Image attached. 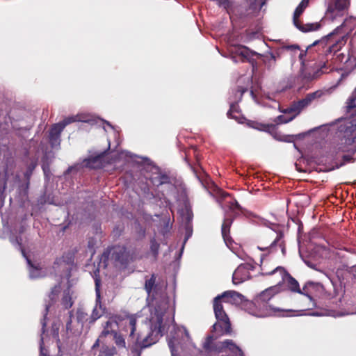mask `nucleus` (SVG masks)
<instances>
[{
    "mask_svg": "<svg viewBox=\"0 0 356 356\" xmlns=\"http://www.w3.org/2000/svg\"><path fill=\"white\" fill-rule=\"evenodd\" d=\"M353 271H354V276H356V266H354Z\"/></svg>",
    "mask_w": 356,
    "mask_h": 356,
    "instance_id": "nucleus-56",
    "label": "nucleus"
},
{
    "mask_svg": "<svg viewBox=\"0 0 356 356\" xmlns=\"http://www.w3.org/2000/svg\"><path fill=\"white\" fill-rule=\"evenodd\" d=\"M151 181L154 185L157 186L171 183L170 177L169 175L165 172H158L156 173L155 176L151 179Z\"/></svg>",
    "mask_w": 356,
    "mask_h": 356,
    "instance_id": "nucleus-23",
    "label": "nucleus"
},
{
    "mask_svg": "<svg viewBox=\"0 0 356 356\" xmlns=\"http://www.w3.org/2000/svg\"><path fill=\"white\" fill-rule=\"evenodd\" d=\"M76 321L81 327H83L84 323L88 320V314L83 309L79 308L76 311Z\"/></svg>",
    "mask_w": 356,
    "mask_h": 356,
    "instance_id": "nucleus-31",
    "label": "nucleus"
},
{
    "mask_svg": "<svg viewBox=\"0 0 356 356\" xmlns=\"http://www.w3.org/2000/svg\"><path fill=\"white\" fill-rule=\"evenodd\" d=\"M213 337V336H208L206 339V341L204 343L203 348L206 351H212V350H216L218 349V348H213L212 346Z\"/></svg>",
    "mask_w": 356,
    "mask_h": 356,
    "instance_id": "nucleus-36",
    "label": "nucleus"
},
{
    "mask_svg": "<svg viewBox=\"0 0 356 356\" xmlns=\"http://www.w3.org/2000/svg\"><path fill=\"white\" fill-rule=\"evenodd\" d=\"M324 286L320 282L308 281L302 287V295L307 296L309 300L307 309L316 307V298L324 292Z\"/></svg>",
    "mask_w": 356,
    "mask_h": 356,
    "instance_id": "nucleus-5",
    "label": "nucleus"
},
{
    "mask_svg": "<svg viewBox=\"0 0 356 356\" xmlns=\"http://www.w3.org/2000/svg\"><path fill=\"white\" fill-rule=\"evenodd\" d=\"M213 310L217 321H220V319H229L227 314L224 310L222 301H220V297H216L213 299Z\"/></svg>",
    "mask_w": 356,
    "mask_h": 356,
    "instance_id": "nucleus-20",
    "label": "nucleus"
},
{
    "mask_svg": "<svg viewBox=\"0 0 356 356\" xmlns=\"http://www.w3.org/2000/svg\"><path fill=\"white\" fill-rule=\"evenodd\" d=\"M274 138L280 141H284L286 143H291L293 141V136L290 135H281L280 134H275Z\"/></svg>",
    "mask_w": 356,
    "mask_h": 356,
    "instance_id": "nucleus-41",
    "label": "nucleus"
},
{
    "mask_svg": "<svg viewBox=\"0 0 356 356\" xmlns=\"http://www.w3.org/2000/svg\"><path fill=\"white\" fill-rule=\"evenodd\" d=\"M101 352L105 356H113L117 353L116 349L114 346H103Z\"/></svg>",
    "mask_w": 356,
    "mask_h": 356,
    "instance_id": "nucleus-40",
    "label": "nucleus"
},
{
    "mask_svg": "<svg viewBox=\"0 0 356 356\" xmlns=\"http://www.w3.org/2000/svg\"><path fill=\"white\" fill-rule=\"evenodd\" d=\"M163 315L156 314L155 318L150 320L149 330L146 335L142 332H136L137 316L127 314L124 317L115 316V322L119 324L121 330L129 332V341L131 342V351L135 356H141L142 350L156 343L160 337L163 336Z\"/></svg>",
    "mask_w": 356,
    "mask_h": 356,
    "instance_id": "nucleus-1",
    "label": "nucleus"
},
{
    "mask_svg": "<svg viewBox=\"0 0 356 356\" xmlns=\"http://www.w3.org/2000/svg\"><path fill=\"white\" fill-rule=\"evenodd\" d=\"M159 243L156 241L155 238H152L150 241V250L155 257H156L159 254Z\"/></svg>",
    "mask_w": 356,
    "mask_h": 356,
    "instance_id": "nucleus-39",
    "label": "nucleus"
},
{
    "mask_svg": "<svg viewBox=\"0 0 356 356\" xmlns=\"http://www.w3.org/2000/svg\"><path fill=\"white\" fill-rule=\"evenodd\" d=\"M334 58L333 59H334V62L337 63H346L350 59L349 57L346 58L343 53L338 52L334 54Z\"/></svg>",
    "mask_w": 356,
    "mask_h": 356,
    "instance_id": "nucleus-42",
    "label": "nucleus"
},
{
    "mask_svg": "<svg viewBox=\"0 0 356 356\" xmlns=\"http://www.w3.org/2000/svg\"><path fill=\"white\" fill-rule=\"evenodd\" d=\"M112 321H107L104 325V330L102 332L100 337H106L109 334H113V332L115 331L112 330Z\"/></svg>",
    "mask_w": 356,
    "mask_h": 356,
    "instance_id": "nucleus-35",
    "label": "nucleus"
},
{
    "mask_svg": "<svg viewBox=\"0 0 356 356\" xmlns=\"http://www.w3.org/2000/svg\"><path fill=\"white\" fill-rule=\"evenodd\" d=\"M100 282L101 281L99 278L96 277L95 279L97 304L92 309V314L90 318V323H93L104 314L105 308L102 307L100 302Z\"/></svg>",
    "mask_w": 356,
    "mask_h": 356,
    "instance_id": "nucleus-11",
    "label": "nucleus"
},
{
    "mask_svg": "<svg viewBox=\"0 0 356 356\" xmlns=\"http://www.w3.org/2000/svg\"><path fill=\"white\" fill-rule=\"evenodd\" d=\"M238 106H237V107H236V108H234V113H238Z\"/></svg>",
    "mask_w": 356,
    "mask_h": 356,
    "instance_id": "nucleus-55",
    "label": "nucleus"
},
{
    "mask_svg": "<svg viewBox=\"0 0 356 356\" xmlns=\"http://www.w3.org/2000/svg\"><path fill=\"white\" fill-rule=\"evenodd\" d=\"M225 348L228 349L231 353H235L241 350L232 339H225L222 341L217 351L219 353L222 352Z\"/></svg>",
    "mask_w": 356,
    "mask_h": 356,
    "instance_id": "nucleus-24",
    "label": "nucleus"
},
{
    "mask_svg": "<svg viewBox=\"0 0 356 356\" xmlns=\"http://www.w3.org/2000/svg\"><path fill=\"white\" fill-rule=\"evenodd\" d=\"M16 241L19 245H21V240H18V238H17Z\"/></svg>",
    "mask_w": 356,
    "mask_h": 356,
    "instance_id": "nucleus-57",
    "label": "nucleus"
},
{
    "mask_svg": "<svg viewBox=\"0 0 356 356\" xmlns=\"http://www.w3.org/2000/svg\"><path fill=\"white\" fill-rule=\"evenodd\" d=\"M277 273L280 274L281 278L277 282L278 284L284 282L291 291L302 294V289H300L298 282L284 268L278 266L272 271L263 273V275H272Z\"/></svg>",
    "mask_w": 356,
    "mask_h": 356,
    "instance_id": "nucleus-6",
    "label": "nucleus"
},
{
    "mask_svg": "<svg viewBox=\"0 0 356 356\" xmlns=\"http://www.w3.org/2000/svg\"><path fill=\"white\" fill-rule=\"evenodd\" d=\"M307 106H306L304 100L302 99L297 101V102H293L291 103V104L290 105V106H289L288 108H286L284 111V113H294L293 115H295V117L298 115L304 108H307Z\"/></svg>",
    "mask_w": 356,
    "mask_h": 356,
    "instance_id": "nucleus-22",
    "label": "nucleus"
},
{
    "mask_svg": "<svg viewBox=\"0 0 356 356\" xmlns=\"http://www.w3.org/2000/svg\"><path fill=\"white\" fill-rule=\"evenodd\" d=\"M264 61L267 65L268 68L270 69L275 65L276 57L273 53H269L264 56Z\"/></svg>",
    "mask_w": 356,
    "mask_h": 356,
    "instance_id": "nucleus-32",
    "label": "nucleus"
},
{
    "mask_svg": "<svg viewBox=\"0 0 356 356\" xmlns=\"http://www.w3.org/2000/svg\"><path fill=\"white\" fill-rule=\"evenodd\" d=\"M283 238L284 234L282 232H279L277 234L276 238L268 247H258V248L261 251H265L268 249L271 250L272 251H276V246H279L282 250V254H284L286 251V247L285 242L283 240Z\"/></svg>",
    "mask_w": 356,
    "mask_h": 356,
    "instance_id": "nucleus-17",
    "label": "nucleus"
},
{
    "mask_svg": "<svg viewBox=\"0 0 356 356\" xmlns=\"http://www.w3.org/2000/svg\"><path fill=\"white\" fill-rule=\"evenodd\" d=\"M222 356H224V355H222Z\"/></svg>",
    "mask_w": 356,
    "mask_h": 356,
    "instance_id": "nucleus-59",
    "label": "nucleus"
},
{
    "mask_svg": "<svg viewBox=\"0 0 356 356\" xmlns=\"http://www.w3.org/2000/svg\"><path fill=\"white\" fill-rule=\"evenodd\" d=\"M231 355H224V356H245L244 353L242 350H238V352H236L235 353H232Z\"/></svg>",
    "mask_w": 356,
    "mask_h": 356,
    "instance_id": "nucleus-52",
    "label": "nucleus"
},
{
    "mask_svg": "<svg viewBox=\"0 0 356 356\" xmlns=\"http://www.w3.org/2000/svg\"><path fill=\"white\" fill-rule=\"evenodd\" d=\"M262 126L264 127V130L268 131H274L276 128L275 124H264Z\"/></svg>",
    "mask_w": 356,
    "mask_h": 356,
    "instance_id": "nucleus-48",
    "label": "nucleus"
},
{
    "mask_svg": "<svg viewBox=\"0 0 356 356\" xmlns=\"http://www.w3.org/2000/svg\"><path fill=\"white\" fill-rule=\"evenodd\" d=\"M60 285L59 284L55 285L51 289V292L49 294V298L51 302L45 305L44 321L45 320V318L49 312V307H50L51 305L56 302V298H57L58 294L60 293ZM42 326H43V327L46 326V323L44 321L42 323Z\"/></svg>",
    "mask_w": 356,
    "mask_h": 356,
    "instance_id": "nucleus-21",
    "label": "nucleus"
},
{
    "mask_svg": "<svg viewBox=\"0 0 356 356\" xmlns=\"http://www.w3.org/2000/svg\"><path fill=\"white\" fill-rule=\"evenodd\" d=\"M350 0H331L327 6L326 17L332 21L343 18L348 12Z\"/></svg>",
    "mask_w": 356,
    "mask_h": 356,
    "instance_id": "nucleus-4",
    "label": "nucleus"
},
{
    "mask_svg": "<svg viewBox=\"0 0 356 356\" xmlns=\"http://www.w3.org/2000/svg\"><path fill=\"white\" fill-rule=\"evenodd\" d=\"M169 346L171 349V352H172V355L173 356L174 355V353H173V349H172V346H171L170 344H169Z\"/></svg>",
    "mask_w": 356,
    "mask_h": 356,
    "instance_id": "nucleus-54",
    "label": "nucleus"
},
{
    "mask_svg": "<svg viewBox=\"0 0 356 356\" xmlns=\"http://www.w3.org/2000/svg\"><path fill=\"white\" fill-rule=\"evenodd\" d=\"M76 121V119L74 117H69L63 120L62 122H59L60 124H65V127L72 123Z\"/></svg>",
    "mask_w": 356,
    "mask_h": 356,
    "instance_id": "nucleus-47",
    "label": "nucleus"
},
{
    "mask_svg": "<svg viewBox=\"0 0 356 356\" xmlns=\"http://www.w3.org/2000/svg\"><path fill=\"white\" fill-rule=\"evenodd\" d=\"M293 24L297 29L304 33L317 31L321 27V24L318 22L302 24L299 19L296 24Z\"/></svg>",
    "mask_w": 356,
    "mask_h": 356,
    "instance_id": "nucleus-25",
    "label": "nucleus"
},
{
    "mask_svg": "<svg viewBox=\"0 0 356 356\" xmlns=\"http://www.w3.org/2000/svg\"><path fill=\"white\" fill-rule=\"evenodd\" d=\"M65 128V124H60L59 122L54 124L49 131V143L52 147L59 145L60 142V134Z\"/></svg>",
    "mask_w": 356,
    "mask_h": 356,
    "instance_id": "nucleus-14",
    "label": "nucleus"
},
{
    "mask_svg": "<svg viewBox=\"0 0 356 356\" xmlns=\"http://www.w3.org/2000/svg\"><path fill=\"white\" fill-rule=\"evenodd\" d=\"M241 307L249 314L254 316L259 317L266 316V314L262 312V309H259V307L257 303H256L255 298L253 301H250L245 298L244 302L241 304Z\"/></svg>",
    "mask_w": 356,
    "mask_h": 356,
    "instance_id": "nucleus-16",
    "label": "nucleus"
},
{
    "mask_svg": "<svg viewBox=\"0 0 356 356\" xmlns=\"http://www.w3.org/2000/svg\"><path fill=\"white\" fill-rule=\"evenodd\" d=\"M99 356H102V355H99Z\"/></svg>",
    "mask_w": 356,
    "mask_h": 356,
    "instance_id": "nucleus-58",
    "label": "nucleus"
},
{
    "mask_svg": "<svg viewBox=\"0 0 356 356\" xmlns=\"http://www.w3.org/2000/svg\"><path fill=\"white\" fill-rule=\"evenodd\" d=\"M211 331L218 332L220 335L231 334L232 330L229 318L216 321L213 325Z\"/></svg>",
    "mask_w": 356,
    "mask_h": 356,
    "instance_id": "nucleus-15",
    "label": "nucleus"
},
{
    "mask_svg": "<svg viewBox=\"0 0 356 356\" xmlns=\"http://www.w3.org/2000/svg\"><path fill=\"white\" fill-rule=\"evenodd\" d=\"M324 95V92L323 90H318L314 92H310L306 95V96L302 98L307 106H309L315 99L321 98Z\"/></svg>",
    "mask_w": 356,
    "mask_h": 356,
    "instance_id": "nucleus-28",
    "label": "nucleus"
},
{
    "mask_svg": "<svg viewBox=\"0 0 356 356\" xmlns=\"http://www.w3.org/2000/svg\"><path fill=\"white\" fill-rule=\"evenodd\" d=\"M235 53L241 57L242 62H245V60L251 62L250 56L259 55L257 52L243 45L235 47Z\"/></svg>",
    "mask_w": 356,
    "mask_h": 356,
    "instance_id": "nucleus-19",
    "label": "nucleus"
},
{
    "mask_svg": "<svg viewBox=\"0 0 356 356\" xmlns=\"http://www.w3.org/2000/svg\"><path fill=\"white\" fill-rule=\"evenodd\" d=\"M339 28V27L336 29L332 33L328 34L325 37L322 38L321 40L314 42L313 45H316L318 43H325L326 44H328L327 47L324 51L326 56L332 54V53L334 56L338 53L341 50L342 46L346 44L345 36H341L340 38L334 40L332 44H330V40Z\"/></svg>",
    "mask_w": 356,
    "mask_h": 356,
    "instance_id": "nucleus-8",
    "label": "nucleus"
},
{
    "mask_svg": "<svg viewBox=\"0 0 356 356\" xmlns=\"http://www.w3.org/2000/svg\"><path fill=\"white\" fill-rule=\"evenodd\" d=\"M324 95V92L323 90H318L314 92H310L306 95V96L302 98L307 106H309L315 99L321 98Z\"/></svg>",
    "mask_w": 356,
    "mask_h": 356,
    "instance_id": "nucleus-29",
    "label": "nucleus"
},
{
    "mask_svg": "<svg viewBox=\"0 0 356 356\" xmlns=\"http://www.w3.org/2000/svg\"><path fill=\"white\" fill-rule=\"evenodd\" d=\"M216 195L218 201L222 200H226L227 198H229V200L226 201V206L228 207L229 211H227L225 212L222 226H225V227L231 228V226L236 217L238 216L240 213L243 212V208L238 204L237 200L233 198L229 193L221 189H218Z\"/></svg>",
    "mask_w": 356,
    "mask_h": 356,
    "instance_id": "nucleus-2",
    "label": "nucleus"
},
{
    "mask_svg": "<svg viewBox=\"0 0 356 356\" xmlns=\"http://www.w3.org/2000/svg\"><path fill=\"white\" fill-rule=\"evenodd\" d=\"M111 260L115 266L126 267L130 262L134 261L136 255L134 250L127 248L124 245H114L109 250Z\"/></svg>",
    "mask_w": 356,
    "mask_h": 356,
    "instance_id": "nucleus-3",
    "label": "nucleus"
},
{
    "mask_svg": "<svg viewBox=\"0 0 356 356\" xmlns=\"http://www.w3.org/2000/svg\"><path fill=\"white\" fill-rule=\"evenodd\" d=\"M216 297H220V301H223L225 302H228L231 304H234L237 305H241L245 300V296L241 293L235 291H226L223 292L221 295H218Z\"/></svg>",
    "mask_w": 356,
    "mask_h": 356,
    "instance_id": "nucleus-13",
    "label": "nucleus"
},
{
    "mask_svg": "<svg viewBox=\"0 0 356 356\" xmlns=\"http://www.w3.org/2000/svg\"><path fill=\"white\" fill-rule=\"evenodd\" d=\"M113 339L115 344L118 347L125 348L126 342L124 337L121 334H118L117 332H113Z\"/></svg>",
    "mask_w": 356,
    "mask_h": 356,
    "instance_id": "nucleus-34",
    "label": "nucleus"
},
{
    "mask_svg": "<svg viewBox=\"0 0 356 356\" xmlns=\"http://www.w3.org/2000/svg\"><path fill=\"white\" fill-rule=\"evenodd\" d=\"M107 151H104L97 156H90L83 160V165L90 169H101L105 167L108 162L105 161V156Z\"/></svg>",
    "mask_w": 356,
    "mask_h": 356,
    "instance_id": "nucleus-12",
    "label": "nucleus"
},
{
    "mask_svg": "<svg viewBox=\"0 0 356 356\" xmlns=\"http://www.w3.org/2000/svg\"><path fill=\"white\" fill-rule=\"evenodd\" d=\"M236 107H237V104H231L230 108H229V111L227 113V117L229 118H236V117L233 115L234 108H235Z\"/></svg>",
    "mask_w": 356,
    "mask_h": 356,
    "instance_id": "nucleus-46",
    "label": "nucleus"
},
{
    "mask_svg": "<svg viewBox=\"0 0 356 356\" xmlns=\"http://www.w3.org/2000/svg\"><path fill=\"white\" fill-rule=\"evenodd\" d=\"M350 102H353L356 100V88L354 91L352 92L351 96L349 98Z\"/></svg>",
    "mask_w": 356,
    "mask_h": 356,
    "instance_id": "nucleus-51",
    "label": "nucleus"
},
{
    "mask_svg": "<svg viewBox=\"0 0 356 356\" xmlns=\"http://www.w3.org/2000/svg\"><path fill=\"white\" fill-rule=\"evenodd\" d=\"M99 346V339H98L96 340L95 343L92 345V348L95 349V348H97Z\"/></svg>",
    "mask_w": 356,
    "mask_h": 356,
    "instance_id": "nucleus-53",
    "label": "nucleus"
},
{
    "mask_svg": "<svg viewBox=\"0 0 356 356\" xmlns=\"http://www.w3.org/2000/svg\"><path fill=\"white\" fill-rule=\"evenodd\" d=\"M157 285L156 284V275L152 274L149 279L145 280L144 289L149 296H154V291Z\"/></svg>",
    "mask_w": 356,
    "mask_h": 356,
    "instance_id": "nucleus-26",
    "label": "nucleus"
},
{
    "mask_svg": "<svg viewBox=\"0 0 356 356\" xmlns=\"http://www.w3.org/2000/svg\"><path fill=\"white\" fill-rule=\"evenodd\" d=\"M37 166V162L36 161H32L28 166L26 172H24V177L26 180L27 181V184H29V181L31 179V177L33 174V170Z\"/></svg>",
    "mask_w": 356,
    "mask_h": 356,
    "instance_id": "nucleus-33",
    "label": "nucleus"
},
{
    "mask_svg": "<svg viewBox=\"0 0 356 356\" xmlns=\"http://www.w3.org/2000/svg\"><path fill=\"white\" fill-rule=\"evenodd\" d=\"M286 49L291 50V51H299L300 47L297 44H293V45H288L284 47Z\"/></svg>",
    "mask_w": 356,
    "mask_h": 356,
    "instance_id": "nucleus-49",
    "label": "nucleus"
},
{
    "mask_svg": "<svg viewBox=\"0 0 356 356\" xmlns=\"http://www.w3.org/2000/svg\"><path fill=\"white\" fill-rule=\"evenodd\" d=\"M221 234L227 246L231 247L233 245L234 241L230 236V228L221 226Z\"/></svg>",
    "mask_w": 356,
    "mask_h": 356,
    "instance_id": "nucleus-30",
    "label": "nucleus"
},
{
    "mask_svg": "<svg viewBox=\"0 0 356 356\" xmlns=\"http://www.w3.org/2000/svg\"><path fill=\"white\" fill-rule=\"evenodd\" d=\"M239 266H243L248 270V273H250V270L254 268V266L250 264H241Z\"/></svg>",
    "mask_w": 356,
    "mask_h": 356,
    "instance_id": "nucleus-50",
    "label": "nucleus"
},
{
    "mask_svg": "<svg viewBox=\"0 0 356 356\" xmlns=\"http://www.w3.org/2000/svg\"><path fill=\"white\" fill-rule=\"evenodd\" d=\"M294 118H295V115H293L290 118L286 119L284 115H280L275 119L274 122L277 124L287 123V122H290L291 120H292Z\"/></svg>",
    "mask_w": 356,
    "mask_h": 356,
    "instance_id": "nucleus-45",
    "label": "nucleus"
},
{
    "mask_svg": "<svg viewBox=\"0 0 356 356\" xmlns=\"http://www.w3.org/2000/svg\"><path fill=\"white\" fill-rule=\"evenodd\" d=\"M274 289L271 287L265 289L261 292L256 298L255 301L259 307V309H262V312L268 314L269 312H279L280 309L274 307L270 304V301L274 296Z\"/></svg>",
    "mask_w": 356,
    "mask_h": 356,
    "instance_id": "nucleus-7",
    "label": "nucleus"
},
{
    "mask_svg": "<svg viewBox=\"0 0 356 356\" xmlns=\"http://www.w3.org/2000/svg\"><path fill=\"white\" fill-rule=\"evenodd\" d=\"M309 0H302L299 5L297 6L293 13V24H296L298 22L300 16L303 13L305 8L309 6Z\"/></svg>",
    "mask_w": 356,
    "mask_h": 356,
    "instance_id": "nucleus-27",
    "label": "nucleus"
},
{
    "mask_svg": "<svg viewBox=\"0 0 356 356\" xmlns=\"http://www.w3.org/2000/svg\"><path fill=\"white\" fill-rule=\"evenodd\" d=\"M27 262L29 264V265L32 268V269L30 270V276L32 277V278H37V277H39L40 276V268H38V267L35 266L31 261L29 259H27Z\"/></svg>",
    "mask_w": 356,
    "mask_h": 356,
    "instance_id": "nucleus-38",
    "label": "nucleus"
},
{
    "mask_svg": "<svg viewBox=\"0 0 356 356\" xmlns=\"http://www.w3.org/2000/svg\"><path fill=\"white\" fill-rule=\"evenodd\" d=\"M250 277V273L243 266H238L235 270L232 276V282L234 284H238Z\"/></svg>",
    "mask_w": 356,
    "mask_h": 356,
    "instance_id": "nucleus-18",
    "label": "nucleus"
},
{
    "mask_svg": "<svg viewBox=\"0 0 356 356\" xmlns=\"http://www.w3.org/2000/svg\"><path fill=\"white\" fill-rule=\"evenodd\" d=\"M353 154H347L342 156V162L337 166V168L341 167L346 163H353L355 161V159L353 157Z\"/></svg>",
    "mask_w": 356,
    "mask_h": 356,
    "instance_id": "nucleus-43",
    "label": "nucleus"
},
{
    "mask_svg": "<svg viewBox=\"0 0 356 356\" xmlns=\"http://www.w3.org/2000/svg\"><path fill=\"white\" fill-rule=\"evenodd\" d=\"M72 317H73V311H70L69 312L68 320L66 322V330H67V332H70V333L74 334V332L73 328L72 327Z\"/></svg>",
    "mask_w": 356,
    "mask_h": 356,
    "instance_id": "nucleus-44",
    "label": "nucleus"
},
{
    "mask_svg": "<svg viewBox=\"0 0 356 356\" xmlns=\"http://www.w3.org/2000/svg\"><path fill=\"white\" fill-rule=\"evenodd\" d=\"M306 51H301L299 54V59L301 63V67L298 76V80H300L302 85L314 80L316 78L318 71L312 72L305 63V57L306 56Z\"/></svg>",
    "mask_w": 356,
    "mask_h": 356,
    "instance_id": "nucleus-9",
    "label": "nucleus"
},
{
    "mask_svg": "<svg viewBox=\"0 0 356 356\" xmlns=\"http://www.w3.org/2000/svg\"><path fill=\"white\" fill-rule=\"evenodd\" d=\"M61 302L65 309H69L73 305L72 297L68 293L64 294Z\"/></svg>",
    "mask_w": 356,
    "mask_h": 356,
    "instance_id": "nucleus-37",
    "label": "nucleus"
},
{
    "mask_svg": "<svg viewBox=\"0 0 356 356\" xmlns=\"http://www.w3.org/2000/svg\"><path fill=\"white\" fill-rule=\"evenodd\" d=\"M338 150L352 154L356 153V131H352L350 134L344 136L339 145Z\"/></svg>",
    "mask_w": 356,
    "mask_h": 356,
    "instance_id": "nucleus-10",
    "label": "nucleus"
}]
</instances>
